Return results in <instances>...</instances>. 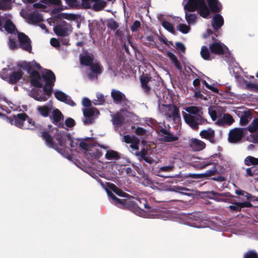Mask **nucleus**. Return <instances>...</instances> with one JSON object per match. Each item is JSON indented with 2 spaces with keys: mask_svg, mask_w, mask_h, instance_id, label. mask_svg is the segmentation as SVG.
I'll return each instance as SVG.
<instances>
[{
  "mask_svg": "<svg viewBox=\"0 0 258 258\" xmlns=\"http://www.w3.org/2000/svg\"><path fill=\"white\" fill-rule=\"evenodd\" d=\"M90 100L87 97L83 98L82 100V104L83 106L88 107L91 105Z\"/></svg>",
  "mask_w": 258,
  "mask_h": 258,
  "instance_id": "69168bd1",
  "label": "nucleus"
},
{
  "mask_svg": "<svg viewBox=\"0 0 258 258\" xmlns=\"http://www.w3.org/2000/svg\"><path fill=\"white\" fill-rule=\"evenodd\" d=\"M201 55L203 58L205 60H211L212 59L210 51L207 46H203L201 50Z\"/></svg>",
  "mask_w": 258,
  "mask_h": 258,
  "instance_id": "79ce46f5",
  "label": "nucleus"
},
{
  "mask_svg": "<svg viewBox=\"0 0 258 258\" xmlns=\"http://www.w3.org/2000/svg\"><path fill=\"white\" fill-rule=\"evenodd\" d=\"M50 42L51 45L55 47H57L59 46V42L58 40L55 38H51Z\"/></svg>",
  "mask_w": 258,
  "mask_h": 258,
  "instance_id": "0e129e2a",
  "label": "nucleus"
},
{
  "mask_svg": "<svg viewBox=\"0 0 258 258\" xmlns=\"http://www.w3.org/2000/svg\"><path fill=\"white\" fill-rule=\"evenodd\" d=\"M147 123L149 126H151L152 127H155V125L158 123L156 120L152 118H149L148 120Z\"/></svg>",
  "mask_w": 258,
  "mask_h": 258,
  "instance_id": "338daca9",
  "label": "nucleus"
},
{
  "mask_svg": "<svg viewBox=\"0 0 258 258\" xmlns=\"http://www.w3.org/2000/svg\"><path fill=\"white\" fill-rule=\"evenodd\" d=\"M244 162L246 166H258V158L248 156L245 158Z\"/></svg>",
  "mask_w": 258,
  "mask_h": 258,
  "instance_id": "4c0bfd02",
  "label": "nucleus"
},
{
  "mask_svg": "<svg viewBox=\"0 0 258 258\" xmlns=\"http://www.w3.org/2000/svg\"><path fill=\"white\" fill-rule=\"evenodd\" d=\"M177 29L182 33H187L190 29L188 26L184 24H180L177 27Z\"/></svg>",
  "mask_w": 258,
  "mask_h": 258,
  "instance_id": "09e8293b",
  "label": "nucleus"
},
{
  "mask_svg": "<svg viewBox=\"0 0 258 258\" xmlns=\"http://www.w3.org/2000/svg\"><path fill=\"white\" fill-rule=\"evenodd\" d=\"M187 112H182L185 122L192 128L197 129L203 114L202 108L196 106H190L184 109Z\"/></svg>",
  "mask_w": 258,
  "mask_h": 258,
  "instance_id": "39448f33",
  "label": "nucleus"
},
{
  "mask_svg": "<svg viewBox=\"0 0 258 258\" xmlns=\"http://www.w3.org/2000/svg\"><path fill=\"white\" fill-rule=\"evenodd\" d=\"M149 80V78L146 75H143L141 78L142 87L146 93H148L150 90V87L148 85Z\"/></svg>",
  "mask_w": 258,
  "mask_h": 258,
  "instance_id": "e433bc0d",
  "label": "nucleus"
},
{
  "mask_svg": "<svg viewBox=\"0 0 258 258\" xmlns=\"http://www.w3.org/2000/svg\"><path fill=\"white\" fill-rule=\"evenodd\" d=\"M105 157L107 160H116L120 158L118 153L113 150H107Z\"/></svg>",
  "mask_w": 258,
  "mask_h": 258,
  "instance_id": "58836bf2",
  "label": "nucleus"
},
{
  "mask_svg": "<svg viewBox=\"0 0 258 258\" xmlns=\"http://www.w3.org/2000/svg\"><path fill=\"white\" fill-rule=\"evenodd\" d=\"M43 21L42 15L38 11L30 13L27 18V21L30 24H36Z\"/></svg>",
  "mask_w": 258,
  "mask_h": 258,
  "instance_id": "c85d7f7f",
  "label": "nucleus"
},
{
  "mask_svg": "<svg viewBox=\"0 0 258 258\" xmlns=\"http://www.w3.org/2000/svg\"><path fill=\"white\" fill-rule=\"evenodd\" d=\"M31 83L35 88L30 92L29 95L36 100L45 101L50 96L52 87L55 81L53 73L49 70H44L42 75L35 71L31 72Z\"/></svg>",
  "mask_w": 258,
  "mask_h": 258,
  "instance_id": "f257e3e1",
  "label": "nucleus"
},
{
  "mask_svg": "<svg viewBox=\"0 0 258 258\" xmlns=\"http://www.w3.org/2000/svg\"><path fill=\"white\" fill-rule=\"evenodd\" d=\"M256 170L254 169L253 167H249L246 169V176H252L255 174Z\"/></svg>",
  "mask_w": 258,
  "mask_h": 258,
  "instance_id": "13d9d810",
  "label": "nucleus"
},
{
  "mask_svg": "<svg viewBox=\"0 0 258 258\" xmlns=\"http://www.w3.org/2000/svg\"><path fill=\"white\" fill-rule=\"evenodd\" d=\"M209 194L212 195L213 196H215L216 197H210V198L217 202H225L222 199L220 198V197H230L231 195L229 192H224V193H219L215 192L214 191H211L209 192Z\"/></svg>",
  "mask_w": 258,
  "mask_h": 258,
  "instance_id": "473e14b6",
  "label": "nucleus"
},
{
  "mask_svg": "<svg viewBox=\"0 0 258 258\" xmlns=\"http://www.w3.org/2000/svg\"><path fill=\"white\" fill-rule=\"evenodd\" d=\"M55 97L59 101L64 102L70 106L75 105V102L72 100L71 98L63 92L59 90H56L54 91Z\"/></svg>",
  "mask_w": 258,
  "mask_h": 258,
  "instance_id": "aec40b11",
  "label": "nucleus"
},
{
  "mask_svg": "<svg viewBox=\"0 0 258 258\" xmlns=\"http://www.w3.org/2000/svg\"><path fill=\"white\" fill-rule=\"evenodd\" d=\"M81 63L86 66H90L91 72L88 74V77L92 81L97 80L98 76L102 72V68L99 62L93 63V56L88 53L81 54L80 57Z\"/></svg>",
  "mask_w": 258,
  "mask_h": 258,
  "instance_id": "0eeeda50",
  "label": "nucleus"
},
{
  "mask_svg": "<svg viewBox=\"0 0 258 258\" xmlns=\"http://www.w3.org/2000/svg\"><path fill=\"white\" fill-rule=\"evenodd\" d=\"M82 2L83 6L86 8H89L91 4L94 3L93 7L96 10L102 9L106 5L105 0H82Z\"/></svg>",
  "mask_w": 258,
  "mask_h": 258,
  "instance_id": "393cba45",
  "label": "nucleus"
},
{
  "mask_svg": "<svg viewBox=\"0 0 258 258\" xmlns=\"http://www.w3.org/2000/svg\"><path fill=\"white\" fill-rule=\"evenodd\" d=\"M141 26V23L139 21H135L132 26H131V30L133 32H136L138 29Z\"/></svg>",
  "mask_w": 258,
  "mask_h": 258,
  "instance_id": "4d7b16f0",
  "label": "nucleus"
},
{
  "mask_svg": "<svg viewBox=\"0 0 258 258\" xmlns=\"http://www.w3.org/2000/svg\"><path fill=\"white\" fill-rule=\"evenodd\" d=\"M182 4L185 11L198 10L200 15L204 18H207L210 14L204 0H183Z\"/></svg>",
  "mask_w": 258,
  "mask_h": 258,
  "instance_id": "6e6552de",
  "label": "nucleus"
},
{
  "mask_svg": "<svg viewBox=\"0 0 258 258\" xmlns=\"http://www.w3.org/2000/svg\"><path fill=\"white\" fill-rule=\"evenodd\" d=\"M197 16L195 14L188 13L185 11V19L189 25L194 24L197 21Z\"/></svg>",
  "mask_w": 258,
  "mask_h": 258,
  "instance_id": "a19ab883",
  "label": "nucleus"
},
{
  "mask_svg": "<svg viewBox=\"0 0 258 258\" xmlns=\"http://www.w3.org/2000/svg\"><path fill=\"white\" fill-rule=\"evenodd\" d=\"M5 104L4 105V107L8 109L7 111L11 112L12 110H15L17 109V106L12 102L5 101Z\"/></svg>",
  "mask_w": 258,
  "mask_h": 258,
  "instance_id": "8fccbe9b",
  "label": "nucleus"
},
{
  "mask_svg": "<svg viewBox=\"0 0 258 258\" xmlns=\"http://www.w3.org/2000/svg\"><path fill=\"white\" fill-rule=\"evenodd\" d=\"M38 112L43 116L47 117L52 110V107L50 106H39L37 107Z\"/></svg>",
  "mask_w": 258,
  "mask_h": 258,
  "instance_id": "72a5a7b5",
  "label": "nucleus"
},
{
  "mask_svg": "<svg viewBox=\"0 0 258 258\" xmlns=\"http://www.w3.org/2000/svg\"><path fill=\"white\" fill-rule=\"evenodd\" d=\"M234 121V120L230 114L224 113L223 115H220L219 118L216 121V124L219 126H224L225 125H230Z\"/></svg>",
  "mask_w": 258,
  "mask_h": 258,
  "instance_id": "a878e982",
  "label": "nucleus"
},
{
  "mask_svg": "<svg viewBox=\"0 0 258 258\" xmlns=\"http://www.w3.org/2000/svg\"><path fill=\"white\" fill-rule=\"evenodd\" d=\"M99 114V111L95 108H88L83 109L84 118L83 122L84 124H89L94 121V117Z\"/></svg>",
  "mask_w": 258,
  "mask_h": 258,
  "instance_id": "dca6fc26",
  "label": "nucleus"
},
{
  "mask_svg": "<svg viewBox=\"0 0 258 258\" xmlns=\"http://www.w3.org/2000/svg\"><path fill=\"white\" fill-rule=\"evenodd\" d=\"M167 55L170 59L172 62L174 64L176 68L178 70L181 71L182 69V67L180 65V63L178 62V60L176 55H175L173 53L169 51H168L167 52Z\"/></svg>",
  "mask_w": 258,
  "mask_h": 258,
  "instance_id": "f704fd0d",
  "label": "nucleus"
},
{
  "mask_svg": "<svg viewBox=\"0 0 258 258\" xmlns=\"http://www.w3.org/2000/svg\"><path fill=\"white\" fill-rule=\"evenodd\" d=\"M41 134V136L42 137L43 139L45 140L46 144L47 145V146H48L50 148L54 149L60 154H61L62 156L69 159V154L66 153L64 149L59 148L58 146L54 143L52 137L49 135V134L47 132L44 131Z\"/></svg>",
  "mask_w": 258,
  "mask_h": 258,
  "instance_id": "ddd939ff",
  "label": "nucleus"
},
{
  "mask_svg": "<svg viewBox=\"0 0 258 258\" xmlns=\"http://www.w3.org/2000/svg\"><path fill=\"white\" fill-rule=\"evenodd\" d=\"M11 0H1L0 2V9L1 10H8L11 8Z\"/></svg>",
  "mask_w": 258,
  "mask_h": 258,
  "instance_id": "a18cd8bd",
  "label": "nucleus"
},
{
  "mask_svg": "<svg viewBox=\"0 0 258 258\" xmlns=\"http://www.w3.org/2000/svg\"><path fill=\"white\" fill-rule=\"evenodd\" d=\"M176 49L180 50L182 52H184L185 47L184 45L181 42H176Z\"/></svg>",
  "mask_w": 258,
  "mask_h": 258,
  "instance_id": "e2e57ef3",
  "label": "nucleus"
},
{
  "mask_svg": "<svg viewBox=\"0 0 258 258\" xmlns=\"http://www.w3.org/2000/svg\"><path fill=\"white\" fill-rule=\"evenodd\" d=\"M200 136L202 138L209 141L212 144L216 143L215 131L211 128L201 131L200 133Z\"/></svg>",
  "mask_w": 258,
  "mask_h": 258,
  "instance_id": "5701e85b",
  "label": "nucleus"
},
{
  "mask_svg": "<svg viewBox=\"0 0 258 258\" xmlns=\"http://www.w3.org/2000/svg\"><path fill=\"white\" fill-rule=\"evenodd\" d=\"M96 98L93 101L95 105H102L105 102L104 96L102 94L97 93L96 94Z\"/></svg>",
  "mask_w": 258,
  "mask_h": 258,
  "instance_id": "37998d69",
  "label": "nucleus"
},
{
  "mask_svg": "<svg viewBox=\"0 0 258 258\" xmlns=\"http://www.w3.org/2000/svg\"><path fill=\"white\" fill-rule=\"evenodd\" d=\"M212 165L213 166H212V168L211 169L207 170L204 173V174L205 176H210L214 175L215 174V173L217 171V169H216V166H215V163L212 162L211 160L207 159L206 160H205V161H203L201 162L199 164V167L200 168H205L206 167H207V166H208L209 165Z\"/></svg>",
  "mask_w": 258,
  "mask_h": 258,
  "instance_id": "cd10ccee",
  "label": "nucleus"
},
{
  "mask_svg": "<svg viewBox=\"0 0 258 258\" xmlns=\"http://www.w3.org/2000/svg\"><path fill=\"white\" fill-rule=\"evenodd\" d=\"M246 87L250 90L258 92V84L253 83L246 84Z\"/></svg>",
  "mask_w": 258,
  "mask_h": 258,
  "instance_id": "603ef678",
  "label": "nucleus"
},
{
  "mask_svg": "<svg viewBox=\"0 0 258 258\" xmlns=\"http://www.w3.org/2000/svg\"><path fill=\"white\" fill-rule=\"evenodd\" d=\"M162 25L166 30H167L169 32H170L171 33L174 32V27L172 26V25L169 22L166 21H163L162 22Z\"/></svg>",
  "mask_w": 258,
  "mask_h": 258,
  "instance_id": "de8ad7c7",
  "label": "nucleus"
},
{
  "mask_svg": "<svg viewBox=\"0 0 258 258\" xmlns=\"http://www.w3.org/2000/svg\"><path fill=\"white\" fill-rule=\"evenodd\" d=\"M111 97L114 102L122 104L127 106L129 101L125 98V95L118 90L113 89L111 91Z\"/></svg>",
  "mask_w": 258,
  "mask_h": 258,
  "instance_id": "4be33fe9",
  "label": "nucleus"
},
{
  "mask_svg": "<svg viewBox=\"0 0 258 258\" xmlns=\"http://www.w3.org/2000/svg\"><path fill=\"white\" fill-rule=\"evenodd\" d=\"M159 140L164 142H173L178 140L176 135H173L163 128H161L158 132Z\"/></svg>",
  "mask_w": 258,
  "mask_h": 258,
  "instance_id": "6ab92c4d",
  "label": "nucleus"
},
{
  "mask_svg": "<svg viewBox=\"0 0 258 258\" xmlns=\"http://www.w3.org/2000/svg\"><path fill=\"white\" fill-rule=\"evenodd\" d=\"M55 136L61 147H66L68 143L72 151H77V148H79L84 151L85 156L88 160L97 159L102 156V153L97 148L96 144L93 143L92 138H86L80 140L73 139L69 135L58 131L56 132Z\"/></svg>",
  "mask_w": 258,
  "mask_h": 258,
  "instance_id": "f03ea898",
  "label": "nucleus"
},
{
  "mask_svg": "<svg viewBox=\"0 0 258 258\" xmlns=\"http://www.w3.org/2000/svg\"><path fill=\"white\" fill-rule=\"evenodd\" d=\"M208 112L212 119L214 121H216L220 116L219 113H218L215 110L212 108H208Z\"/></svg>",
  "mask_w": 258,
  "mask_h": 258,
  "instance_id": "c03bdc74",
  "label": "nucleus"
},
{
  "mask_svg": "<svg viewBox=\"0 0 258 258\" xmlns=\"http://www.w3.org/2000/svg\"><path fill=\"white\" fill-rule=\"evenodd\" d=\"M245 128H235L231 130L228 136V140L232 143H237L239 142L244 135Z\"/></svg>",
  "mask_w": 258,
  "mask_h": 258,
  "instance_id": "f3484780",
  "label": "nucleus"
},
{
  "mask_svg": "<svg viewBox=\"0 0 258 258\" xmlns=\"http://www.w3.org/2000/svg\"><path fill=\"white\" fill-rule=\"evenodd\" d=\"M34 124V121L27 115V117H25L24 119L23 129L32 130L35 126Z\"/></svg>",
  "mask_w": 258,
  "mask_h": 258,
  "instance_id": "ea45409f",
  "label": "nucleus"
},
{
  "mask_svg": "<svg viewBox=\"0 0 258 258\" xmlns=\"http://www.w3.org/2000/svg\"><path fill=\"white\" fill-rule=\"evenodd\" d=\"M12 15L10 14H5L2 19L5 21L4 28L6 31L12 34H17L18 38L20 42V47L25 50L31 52L32 46L31 40L29 38L23 33H18L15 26L12 21Z\"/></svg>",
  "mask_w": 258,
  "mask_h": 258,
  "instance_id": "20e7f679",
  "label": "nucleus"
},
{
  "mask_svg": "<svg viewBox=\"0 0 258 258\" xmlns=\"http://www.w3.org/2000/svg\"><path fill=\"white\" fill-rule=\"evenodd\" d=\"M201 213L200 212H194L190 214H184L181 215L182 218L186 221L185 224L189 225L195 228H203L206 226L203 221H201Z\"/></svg>",
  "mask_w": 258,
  "mask_h": 258,
  "instance_id": "f8f14e48",
  "label": "nucleus"
},
{
  "mask_svg": "<svg viewBox=\"0 0 258 258\" xmlns=\"http://www.w3.org/2000/svg\"><path fill=\"white\" fill-rule=\"evenodd\" d=\"M208 5L212 11L218 12L222 9V5L218 0H207Z\"/></svg>",
  "mask_w": 258,
  "mask_h": 258,
  "instance_id": "2f4dec72",
  "label": "nucleus"
},
{
  "mask_svg": "<svg viewBox=\"0 0 258 258\" xmlns=\"http://www.w3.org/2000/svg\"><path fill=\"white\" fill-rule=\"evenodd\" d=\"M174 168V165L173 164L169 165L168 166H164L160 167H157L154 170V173L160 177L168 178L170 177H177L179 178V180H181L184 178L191 177L193 178H201L203 177L202 174H195V173H188L184 175H181L180 174H176L175 175H167L166 174L170 172L173 170Z\"/></svg>",
  "mask_w": 258,
  "mask_h": 258,
  "instance_id": "1a4fd4ad",
  "label": "nucleus"
},
{
  "mask_svg": "<svg viewBox=\"0 0 258 258\" xmlns=\"http://www.w3.org/2000/svg\"><path fill=\"white\" fill-rule=\"evenodd\" d=\"M123 141L127 143H131L132 142L133 138L129 135L124 136Z\"/></svg>",
  "mask_w": 258,
  "mask_h": 258,
  "instance_id": "774afa93",
  "label": "nucleus"
},
{
  "mask_svg": "<svg viewBox=\"0 0 258 258\" xmlns=\"http://www.w3.org/2000/svg\"><path fill=\"white\" fill-rule=\"evenodd\" d=\"M249 140L251 141L252 142L256 143L258 142V132L256 134L250 136L248 137Z\"/></svg>",
  "mask_w": 258,
  "mask_h": 258,
  "instance_id": "680f3d73",
  "label": "nucleus"
},
{
  "mask_svg": "<svg viewBox=\"0 0 258 258\" xmlns=\"http://www.w3.org/2000/svg\"><path fill=\"white\" fill-rule=\"evenodd\" d=\"M244 258H258V256L254 251L251 250L246 252Z\"/></svg>",
  "mask_w": 258,
  "mask_h": 258,
  "instance_id": "5fc2aeb1",
  "label": "nucleus"
},
{
  "mask_svg": "<svg viewBox=\"0 0 258 258\" xmlns=\"http://www.w3.org/2000/svg\"><path fill=\"white\" fill-rule=\"evenodd\" d=\"M103 188L106 190L111 202L120 208H125L130 204V199H119L117 198L112 191L120 197H126V194L119 189L115 184L111 183H107V187L101 183Z\"/></svg>",
  "mask_w": 258,
  "mask_h": 258,
  "instance_id": "423d86ee",
  "label": "nucleus"
},
{
  "mask_svg": "<svg viewBox=\"0 0 258 258\" xmlns=\"http://www.w3.org/2000/svg\"><path fill=\"white\" fill-rule=\"evenodd\" d=\"M27 117L25 113L18 114L12 117H7L6 120L11 124H15L16 126L23 128L25 117Z\"/></svg>",
  "mask_w": 258,
  "mask_h": 258,
  "instance_id": "a211bd4d",
  "label": "nucleus"
},
{
  "mask_svg": "<svg viewBox=\"0 0 258 258\" xmlns=\"http://www.w3.org/2000/svg\"><path fill=\"white\" fill-rule=\"evenodd\" d=\"M158 107L160 113L164 115L168 119L173 120L174 122L179 120V110L175 105L159 103Z\"/></svg>",
  "mask_w": 258,
  "mask_h": 258,
  "instance_id": "9d476101",
  "label": "nucleus"
},
{
  "mask_svg": "<svg viewBox=\"0 0 258 258\" xmlns=\"http://www.w3.org/2000/svg\"><path fill=\"white\" fill-rule=\"evenodd\" d=\"M8 69L7 68L3 69L2 72L0 74V76L3 80L12 84H15L21 78L23 75V72L20 70L13 72L10 75L6 73Z\"/></svg>",
  "mask_w": 258,
  "mask_h": 258,
  "instance_id": "4468645a",
  "label": "nucleus"
},
{
  "mask_svg": "<svg viewBox=\"0 0 258 258\" xmlns=\"http://www.w3.org/2000/svg\"><path fill=\"white\" fill-rule=\"evenodd\" d=\"M65 125L69 127H71L75 125V121L72 118H68L65 120Z\"/></svg>",
  "mask_w": 258,
  "mask_h": 258,
  "instance_id": "6e6d98bb",
  "label": "nucleus"
},
{
  "mask_svg": "<svg viewBox=\"0 0 258 258\" xmlns=\"http://www.w3.org/2000/svg\"><path fill=\"white\" fill-rule=\"evenodd\" d=\"M135 132L139 135H146V130L142 127H138L136 128Z\"/></svg>",
  "mask_w": 258,
  "mask_h": 258,
  "instance_id": "bf43d9fd",
  "label": "nucleus"
},
{
  "mask_svg": "<svg viewBox=\"0 0 258 258\" xmlns=\"http://www.w3.org/2000/svg\"><path fill=\"white\" fill-rule=\"evenodd\" d=\"M134 202L137 206L134 212L140 217L146 218H159L164 220L170 219L169 214L166 212L154 209H151L144 199H136V201Z\"/></svg>",
  "mask_w": 258,
  "mask_h": 258,
  "instance_id": "7ed1b4c3",
  "label": "nucleus"
},
{
  "mask_svg": "<svg viewBox=\"0 0 258 258\" xmlns=\"http://www.w3.org/2000/svg\"><path fill=\"white\" fill-rule=\"evenodd\" d=\"M133 116V113L129 111L127 108L121 109L119 112L111 115L112 122L116 128L120 126L124 121L131 120Z\"/></svg>",
  "mask_w": 258,
  "mask_h": 258,
  "instance_id": "9b49d317",
  "label": "nucleus"
},
{
  "mask_svg": "<svg viewBox=\"0 0 258 258\" xmlns=\"http://www.w3.org/2000/svg\"><path fill=\"white\" fill-rule=\"evenodd\" d=\"M210 49L212 53L217 54H222L227 50V47L220 41H216L210 46Z\"/></svg>",
  "mask_w": 258,
  "mask_h": 258,
  "instance_id": "b1692460",
  "label": "nucleus"
},
{
  "mask_svg": "<svg viewBox=\"0 0 258 258\" xmlns=\"http://www.w3.org/2000/svg\"><path fill=\"white\" fill-rule=\"evenodd\" d=\"M8 46L9 48L11 50H15L18 47V44L16 40L11 36L9 37V42H8Z\"/></svg>",
  "mask_w": 258,
  "mask_h": 258,
  "instance_id": "49530a36",
  "label": "nucleus"
},
{
  "mask_svg": "<svg viewBox=\"0 0 258 258\" xmlns=\"http://www.w3.org/2000/svg\"><path fill=\"white\" fill-rule=\"evenodd\" d=\"M202 83L207 88L212 91L213 92L215 93H218L219 92V90L217 88L215 87L212 85H210L206 81L203 80Z\"/></svg>",
  "mask_w": 258,
  "mask_h": 258,
  "instance_id": "864d4df0",
  "label": "nucleus"
},
{
  "mask_svg": "<svg viewBox=\"0 0 258 258\" xmlns=\"http://www.w3.org/2000/svg\"><path fill=\"white\" fill-rule=\"evenodd\" d=\"M55 33L60 36L69 35L72 31V26L66 21H61L53 28Z\"/></svg>",
  "mask_w": 258,
  "mask_h": 258,
  "instance_id": "2eb2a0df",
  "label": "nucleus"
},
{
  "mask_svg": "<svg viewBox=\"0 0 258 258\" xmlns=\"http://www.w3.org/2000/svg\"><path fill=\"white\" fill-rule=\"evenodd\" d=\"M50 119L52 122L58 127H63V116L61 112L58 109H54L51 112Z\"/></svg>",
  "mask_w": 258,
  "mask_h": 258,
  "instance_id": "412c9836",
  "label": "nucleus"
},
{
  "mask_svg": "<svg viewBox=\"0 0 258 258\" xmlns=\"http://www.w3.org/2000/svg\"><path fill=\"white\" fill-rule=\"evenodd\" d=\"M224 24V19L223 17L220 14H216L213 18L212 25L213 29L215 30H218Z\"/></svg>",
  "mask_w": 258,
  "mask_h": 258,
  "instance_id": "c756f323",
  "label": "nucleus"
},
{
  "mask_svg": "<svg viewBox=\"0 0 258 258\" xmlns=\"http://www.w3.org/2000/svg\"><path fill=\"white\" fill-rule=\"evenodd\" d=\"M189 145L194 151H201L206 148L205 143L197 138H191L190 139Z\"/></svg>",
  "mask_w": 258,
  "mask_h": 258,
  "instance_id": "bb28decb",
  "label": "nucleus"
},
{
  "mask_svg": "<svg viewBox=\"0 0 258 258\" xmlns=\"http://www.w3.org/2000/svg\"><path fill=\"white\" fill-rule=\"evenodd\" d=\"M251 118L252 114L249 111H244L242 112L240 117V125L242 126L247 125Z\"/></svg>",
  "mask_w": 258,
  "mask_h": 258,
  "instance_id": "7c9ffc66",
  "label": "nucleus"
},
{
  "mask_svg": "<svg viewBox=\"0 0 258 258\" xmlns=\"http://www.w3.org/2000/svg\"><path fill=\"white\" fill-rule=\"evenodd\" d=\"M229 208L233 211H239L241 209L240 202H234L232 205H230Z\"/></svg>",
  "mask_w": 258,
  "mask_h": 258,
  "instance_id": "3c124183",
  "label": "nucleus"
},
{
  "mask_svg": "<svg viewBox=\"0 0 258 258\" xmlns=\"http://www.w3.org/2000/svg\"><path fill=\"white\" fill-rule=\"evenodd\" d=\"M28 67L31 68H36L38 70H40L41 69L40 64L35 61H32V62H29L28 64Z\"/></svg>",
  "mask_w": 258,
  "mask_h": 258,
  "instance_id": "052dcab7",
  "label": "nucleus"
},
{
  "mask_svg": "<svg viewBox=\"0 0 258 258\" xmlns=\"http://www.w3.org/2000/svg\"><path fill=\"white\" fill-rule=\"evenodd\" d=\"M173 191L189 197L192 196L194 195L192 193L187 192V191H191L190 189L181 186H174Z\"/></svg>",
  "mask_w": 258,
  "mask_h": 258,
  "instance_id": "c9c22d12",
  "label": "nucleus"
}]
</instances>
